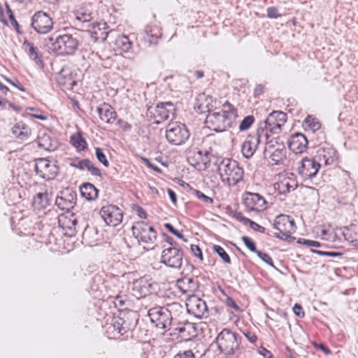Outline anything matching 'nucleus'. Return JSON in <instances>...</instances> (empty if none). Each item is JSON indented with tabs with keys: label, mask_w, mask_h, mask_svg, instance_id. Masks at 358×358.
Segmentation results:
<instances>
[{
	"label": "nucleus",
	"mask_w": 358,
	"mask_h": 358,
	"mask_svg": "<svg viewBox=\"0 0 358 358\" xmlns=\"http://www.w3.org/2000/svg\"><path fill=\"white\" fill-rule=\"evenodd\" d=\"M237 117L236 108L229 102L226 101L220 111L208 114L206 122L212 130L222 132L234 127Z\"/></svg>",
	"instance_id": "f257e3e1"
},
{
	"label": "nucleus",
	"mask_w": 358,
	"mask_h": 358,
	"mask_svg": "<svg viewBox=\"0 0 358 358\" xmlns=\"http://www.w3.org/2000/svg\"><path fill=\"white\" fill-rule=\"evenodd\" d=\"M80 44L76 34H63L50 36L45 39V45L57 55H73L78 49Z\"/></svg>",
	"instance_id": "f03ea898"
},
{
	"label": "nucleus",
	"mask_w": 358,
	"mask_h": 358,
	"mask_svg": "<svg viewBox=\"0 0 358 358\" xmlns=\"http://www.w3.org/2000/svg\"><path fill=\"white\" fill-rule=\"evenodd\" d=\"M218 171L222 182L229 185H236L242 180L243 169L238 163L233 159L226 158L222 159L218 166Z\"/></svg>",
	"instance_id": "7ed1b4c3"
},
{
	"label": "nucleus",
	"mask_w": 358,
	"mask_h": 358,
	"mask_svg": "<svg viewBox=\"0 0 358 358\" xmlns=\"http://www.w3.org/2000/svg\"><path fill=\"white\" fill-rule=\"evenodd\" d=\"M216 344L220 352L225 355H231L239 349L241 337L229 329H224L216 338Z\"/></svg>",
	"instance_id": "20e7f679"
},
{
	"label": "nucleus",
	"mask_w": 358,
	"mask_h": 358,
	"mask_svg": "<svg viewBox=\"0 0 358 358\" xmlns=\"http://www.w3.org/2000/svg\"><path fill=\"white\" fill-rule=\"evenodd\" d=\"M190 133L185 124L180 122L169 123L166 128V138L169 143L181 145L189 139Z\"/></svg>",
	"instance_id": "39448f33"
},
{
	"label": "nucleus",
	"mask_w": 358,
	"mask_h": 358,
	"mask_svg": "<svg viewBox=\"0 0 358 358\" xmlns=\"http://www.w3.org/2000/svg\"><path fill=\"white\" fill-rule=\"evenodd\" d=\"M150 321L155 326L161 329H171L175 323L170 313L166 312L165 307L157 306L150 308L148 313Z\"/></svg>",
	"instance_id": "423d86ee"
},
{
	"label": "nucleus",
	"mask_w": 358,
	"mask_h": 358,
	"mask_svg": "<svg viewBox=\"0 0 358 358\" xmlns=\"http://www.w3.org/2000/svg\"><path fill=\"white\" fill-rule=\"evenodd\" d=\"M287 120V114L282 111H273L266 120L260 123L258 129H263L267 134L268 132L278 134L280 133L282 127L284 126Z\"/></svg>",
	"instance_id": "0eeeda50"
},
{
	"label": "nucleus",
	"mask_w": 358,
	"mask_h": 358,
	"mask_svg": "<svg viewBox=\"0 0 358 358\" xmlns=\"http://www.w3.org/2000/svg\"><path fill=\"white\" fill-rule=\"evenodd\" d=\"M268 139V134L262 129H257L254 135H248L242 145V154L244 157L250 159L255 154L258 145L263 142V140Z\"/></svg>",
	"instance_id": "6e6552de"
},
{
	"label": "nucleus",
	"mask_w": 358,
	"mask_h": 358,
	"mask_svg": "<svg viewBox=\"0 0 358 358\" xmlns=\"http://www.w3.org/2000/svg\"><path fill=\"white\" fill-rule=\"evenodd\" d=\"M34 171L39 177L46 180L54 179L59 171L56 162L46 158H38L35 161Z\"/></svg>",
	"instance_id": "1a4fd4ad"
},
{
	"label": "nucleus",
	"mask_w": 358,
	"mask_h": 358,
	"mask_svg": "<svg viewBox=\"0 0 358 358\" xmlns=\"http://www.w3.org/2000/svg\"><path fill=\"white\" fill-rule=\"evenodd\" d=\"M182 260L183 252L180 247H170L162 250L160 262L169 267L179 269Z\"/></svg>",
	"instance_id": "9d476101"
},
{
	"label": "nucleus",
	"mask_w": 358,
	"mask_h": 358,
	"mask_svg": "<svg viewBox=\"0 0 358 358\" xmlns=\"http://www.w3.org/2000/svg\"><path fill=\"white\" fill-rule=\"evenodd\" d=\"M132 231L139 241L145 244H153L157 239V231L145 222H137Z\"/></svg>",
	"instance_id": "9b49d317"
},
{
	"label": "nucleus",
	"mask_w": 358,
	"mask_h": 358,
	"mask_svg": "<svg viewBox=\"0 0 358 358\" xmlns=\"http://www.w3.org/2000/svg\"><path fill=\"white\" fill-rule=\"evenodd\" d=\"M320 167L321 164L314 157H304L299 163L297 172L303 180H307L313 178Z\"/></svg>",
	"instance_id": "f8f14e48"
},
{
	"label": "nucleus",
	"mask_w": 358,
	"mask_h": 358,
	"mask_svg": "<svg viewBox=\"0 0 358 358\" xmlns=\"http://www.w3.org/2000/svg\"><path fill=\"white\" fill-rule=\"evenodd\" d=\"M99 214L106 224L109 226L116 227L122 222L123 213L117 206L108 204L103 206Z\"/></svg>",
	"instance_id": "ddd939ff"
},
{
	"label": "nucleus",
	"mask_w": 358,
	"mask_h": 358,
	"mask_svg": "<svg viewBox=\"0 0 358 358\" xmlns=\"http://www.w3.org/2000/svg\"><path fill=\"white\" fill-rule=\"evenodd\" d=\"M31 25L38 34H46L52 30L53 22L46 13L38 11L33 15Z\"/></svg>",
	"instance_id": "4468645a"
},
{
	"label": "nucleus",
	"mask_w": 358,
	"mask_h": 358,
	"mask_svg": "<svg viewBox=\"0 0 358 358\" xmlns=\"http://www.w3.org/2000/svg\"><path fill=\"white\" fill-rule=\"evenodd\" d=\"M186 307L188 313L197 318L206 317L208 315L206 301L196 296L188 298Z\"/></svg>",
	"instance_id": "2eb2a0df"
},
{
	"label": "nucleus",
	"mask_w": 358,
	"mask_h": 358,
	"mask_svg": "<svg viewBox=\"0 0 358 358\" xmlns=\"http://www.w3.org/2000/svg\"><path fill=\"white\" fill-rule=\"evenodd\" d=\"M243 201L247 209L251 211H262L267 208L265 199L258 193L245 192Z\"/></svg>",
	"instance_id": "dca6fc26"
},
{
	"label": "nucleus",
	"mask_w": 358,
	"mask_h": 358,
	"mask_svg": "<svg viewBox=\"0 0 358 358\" xmlns=\"http://www.w3.org/2000/svg\"><path fill=\"white\" fill-rule=\"evenodd\" d=\"M273 227L278 231L285 233H294L296 230L294 219L284 214H280L275 217Z\"/></svg>",
	"instance_id": "f3484780"
},
{
	"label": "nucleus",
	"mask_w": 358,
	"mask_h": 358,
	"mask_svg": "<svg viewBox=\"0 0 358 358\" xmlns=\"http://www.w3.org/2000/svg\"><path fill=\"white\" fill-rule=\"evenodd\" d=\"M77 195L75 192L67 191L62 192V196H58L55 199V205L62 210L69 211L73 208L76 203Z\"/></svg>",
	"instance_id": "a211bd4d"
},
{
	"label": "nucleus",
	"mask_w": 358,
	"mask_h": 358,
	"mask_svg": "<svg viewBox=\"0 0 358 358\" xmlns=\"http://www.w3.org/2000/svg\"><path fill=\"white\" fill-rule=\"evenodd\" d=\"M288 147L295 154H301L306 151L308 145L306 137L301 133H296L288 140Z\"/></svg>",
	"instance_id": "6ab92c4d"
},
{
	"label": "nucleus",
	"mask_w": 358,
	"mask_h": 358,
	"mask_svg": "<svg viewBox=\"0 0 358 358\" xmlns=\"http://www.w3.org/2000/svg\"><path fill=\"white\" fill-rule=\"evenodd\" d=\"M314 158L321 164L324 163L325 166L331 165L337 160V152L330 147L320 148L317 150Z\"/></svg>",
	"instance_id": "aec40b11"
},
{
	"label": "nucleus",
	"mask_w": 358,
	"mask_h": 358,
	"mask_svg": "<svg viewBox=\"0 0 358 358\" xmlns=\"http://www.w3.org/2000/svg\"><path fill=\"white\" fill-rule=\"evenodd\" d=\"M58 223L59 227L65 231L64 234L70 237L76 235L78 220L74 217L73 214L71 215V217L60 216L58 219Z\"/></svg>",
	"instance_id": "412c9836"
},
{
	"label": "nucleus",
	"mask_w": 358,
	"mask_h": 358,
	"mask_svg": "<svg viewBox=\"0 0 358 358\" xmlns=\"http://www.w3.org/2000/svg\"><path fill=\"white\" fill-rule=\"evenodd\" d=\"M213 108H215V106L213 104L212 96H207L205 94H200L198 96L196 103L194 106V108L196 110L197 113H213Z\"/></svg>",
	"instance_id": "4be33fe9"
},
{
	"label": "nucleus",
	"mask_w": 358,
	"mask_h": 358,
	"mask_svg": "<svg viewBox=\"0 0 358 358\" xmlns=\"http://www.w3.org/2000/svg\"><path fill=\"white\" fill-rule=\"evenodd\" d=\"M96 111L100 119L107 124H113L117 117L116 111L111 106L106 103L98 107Z\"/></svg>",
	"instance_id": "5701e85b"
},
{
	"label": "nucleus",
	"mask_w": 358,
	"mask_h": 358,
	"mask_svg": "<svg viewBox=\"0 0 358 358\" xmlns=\"http://www.w3.org/2000/svg\"><path fill=\"white\" fill-rule=\"evenodd\" d=\"M172 329L178 331L180 336L188 340L196 335L195 324L189 322L179 323L178 325L173 326Z\"/></svg>",
	"instance_id": "b1692460"
},
{
	"label": "nucleus",
	"mask_w": 358,
	"mask_h": 358,
	"mask_svg": "<svg viewBox=\"0 0 358 358\" xmlns=\"http://www.w3.org/2000/svg\"><path fill=\"white\" fill-rule=\"evenodd\" d=\"M210 153L208 151L203 152L198 150L193 153L192 156L188 158L189 163L195 167L200 166L201 164L204 166L205 169L210 166V160L209 159Z\"/></svg>",
	"instance_id": "393cba45"
},
{
	"label": "nucleus",
	"mask_w": 358,
	"mask_h": 358,
	"mask_svg": "<svg viewBox=\"0 0 358 358\" xmlns=\"http://www.w3.org/2000/svg\"><path fill=\"white\" fill-rule=\"evenodd\" d=\"M23 48L27 53L29 58L34 61L35 64L40 68L43 67V62L41 55L39 54V50L37 47L34 46L32 43L25 40L22 44Z\"/></svg>",
	"instance_id": "a878e982"
},
{
	"label": "nucleus",
	"mask_w": 358,
	"mask_h": 358,
	"mask_svg": "<svg viewBox=\"0 0 358 358\" xmlns=\"http://www.w3.org/2000/svg\"><path fill=\"white\" fill-rule=\"evenodd\" d=\"M268 155L273 165L283 164L286 161V150L283 144H278V148L271 152L265 153Z\"/></svg>",
	"instance_id": "bb28decb"
},
{
	"label": "nucleus",
	"mask_w": 358,
	"mask_h": 358,
	"mask_svg": "<svg viewBox=\"0 0 358 358\" xmlns=\"http://www.w3.org/2000/svg\"><path fill=\"white\" fill-rule=\"evenodd\" d=\"M162 36V31L157 24H148L144 30V40L150 44H155L158 38Z\"/></svg>",
	"instance_id": "cd10ccee"
},
{
	"label": "nucleus",
	"mask_w": 358,
	"mask_h": 358,
	"mask_svg": "<svg viewBox=\"0 0 358 358\" xmlns=\"http://www.w3.org/2000/svg\"><path fill=\"white\" fill-rule=\"evenodd\" d=\"M174 110L175 108L172 102H161L156 106L155 114L159 116L162 120H166L169 119L171 113L173 114Z\"/></svg>",
	"instance_id": "c85d7f7f"
},
{
	"label": "nucleus",
	"mask_w": 358,
	"mask_h": 358,
	"mask_svg": "<svg viewBox=\"0 0 358 358\" xmlns=\"http://www.w3.org/2000/svg\"><path fill=\"white\" fill-rule=\"evenodd\" d=\"M13 134L21 141L28 139L31 134V129L23 122H18L12 128Z\"/></svg>",
	"instance_id": "c756f323"
},
{
	"label": "nucleus",
	"mask_w": 358,
	"mask_h": 358,
	"mask_svg": "<svg viewBox=\"0 0 358 358\" xmlns=\"http://www.w3.org/2000/svg\"><path fill=\"white\" fill-rule=\"evenodd\" d=\"M297 182L293 178H285L275 185V188L278 189L281 194H286L295 190L297 187Z\"/></svg>",
	"instance_id": "7c9ffc66"
},
{
	"label": "nucleus",
	"mask_w": 358,
	"mask_h": 358,
	"mask_svg": "<svg viewBox=\"0 0 358 358\" xmlns=\"http://www.w3.org/2000/svg\"><path fill=\"white\" fill-rule=\"evenodd\" d=\"M80 192L83 197L87 200H95L98 197L99 190L91 183H84L80 187Z\"/></svg>",
	"instance_id": "2f4dec72"
},
{
	"label": "nucleus",
	"mask_w": 358,
	"mask_h": 358,
	"mask_svg": "<svg viewBox=\"0 0 358 358\" xmlns=\"http://www.w3.org/2000/svg\"><path fill=\"white\" fill-rule=\"evenodd\" d=\"M152 285L145 278H141L134 283V290L138 292L137 297H142L150 293Z\"/></svg>",
	"instance_id": "473e14b6"
},
{
	"label": "nucleus",
	"mask_w": 358,
	"mask_h": 358,
	"mask_svg": "<svg viewBox=\"0 0 358 358\" xmlns=\"http://www.w3.org/2000/svg\"><path fill=\"white\" fill-rule=\"evenodd\" d=\"M75 24L78 26L90 22L92 20V13L85 8H80L74 13Z\"/></svg>",
	"instance_id": "72a5a7b5"
},
{
	"label": "nucleus",
	"mask_w": 358,
	"mask_h": 358,
	"mask_svg": "<svg viewBox=\"0 0 358 358\" xmlns=\"http://www.w3.org/2000/svg\"><path fill=\"white\" fill-rule=\"evenodd\" d=\"M33 206L37 210L45 208L49 205L48 193H38L33 199Z\"/></svg>",
	"instance_id": "f704fd0d"
},
{
	"label": "nucleus",
	"mask_w": 358,
	"mask_h": 358,
	"mask_svg": "<svg viewBox=\"0 0 358 358\" xmlns=\"http://www.w3.org/2000/svg\"><path fill=\"white\" fill-rule=\"evenodd\" d=\"M115 331H117L120 335H124L131 329L129 323L127 322L123 318L117 317L114 319L112 324Z\"/></svg>",
	"instance_id": "c9c22d12"
},
{
	"label": "nucleus",
	"mask_w": 358,
	"mask_h": 358,
	"mask_svg": "<svg viewBox=\"0 0 358 358\" xmlns=\"http://www.w3.org/2000/svg\"><path fill=\"white\" fill-rule=\"evenodd\" d=\"M70 142L79 151L85 150L87 147L86 141L79 132L71 136Z\"/></svg>",
	"instance_id": "e433bc0d"
},
{
	"label": "nucleus",
	"mask_w": 358,
	"mask_h": 358,
	"mask_svg": "<svg viewBox=\"0 0 358 358\" xmlns=\"http://www.w3.org/2000/svg\"><path fill=\"white\" fill-rule=\"evenodd\" d=\"M117 46L123 52H129L132 48V43L127 36H121L116 40Z\"/></svg>",
	"instance_id": "4c0bfd02"
},
{
	"label": "nucleus",
	"mask_w": 358,
	"mask_h": 358,
	"mask_svg": "<svg viewBox=\"0 0 358 358\" xmlns=\"http://www.w3.org/2000/svg\"><path fill=\"white\" fill-rule=\"evenodd\" d=\"M182 309V306L177 302L169 303L165 307V310H166V312L170 313L172 318H173L178 313H181ZM173 320L174 319H173Z\"/></svg>",
	"instance_id": "58836bf2"
},
{
	"label": "nucleus",
	"mask_w": 358,
	"mask_h": 358,
	"mask_svg": "<svg viewBox=\"0 0 358 358\" xmlns=\"http://www.w3.org/2000/svg\"><path fill=\"white\" fill-rule=\"evenodd\" d=\"M213 250L217 254V255L223 260L224 263H231V259L229 255L226 252L222 247L218 245H214L213 246Z\"/></svg>",
	"instance_id": "ea45409f"
},
{
	"label": "nucleus",
	"mask_w": 358,
	"mask_h": 358,
	"mask_svg": "<svg viewBox=\"0 0 358 358\" xmlns=\"http://www.w3.org/2000/svg\"><path fill=\"white\" fill-rule=\"evenodd\" d=\"M263 141H264L266 143L264 154L266 152H271V151L274 150L276 148H278V144H280L278 141V138H271L269 139L268 135V139H264Z\"/></svg>",
	"instance_id": "a19ab883"
},
{
	"label": "nucleus",
	"mask_w": 358,
	"mask_h": 358,
	"mask_svg": "<svg viewBox=\"0 0 358 358\" xmlns=\"http://www.w3.org/2000/svg\"><path fill=\"white\" fill-rule=\"evenodd\" d=\"M50 138L49 136L46 134H43L42 136H39L38 138V146L41 148H43L46 150H50L52 149V144L50 142Z\"/></svg>",
	"instance_id": "79ce46f5"
},
{
	"label": "nucleus",
	"mask_w": 358,
	"mask_h": 358,
	"mask_svg": "<svg viewBox=\"0 0 358 358\" xmlns=\"http://www.w3.org/2000/svg\"><path fill=\"white\" fill-rule=\"evenodd\" d=\"M305 123L307 124V127L312 131H316L319 130L321 127V124L317 119L313 118L310 116H308L305 120Z\"/></svg>",
	"instance_id": "37998d69"
},
{
	"label": "nucleus",
	"mask_w": 358,
	"mask_h": 358,
	"mask_svg": "<svg viewBox=\"0 0 358 358\" xmlns=\"http://www.w3.org/2000/svg\"><path fill=\"white\" fill-rule=\"evenodd\" d=\"M255 117L253 115H248L246 116L240 123L239 124V130L241 131L248 130L254 123Z\"/></svg>",
	"instance_id": "c03bdc74"
},
{
	"label": "nucleus",
	"mask_w": 358,
	"mask_h": 358,
	"mask_svg": "<svg viewBox=\"0 0 358 358\" xmlns=\"http://www.w3.org/2000/svg\"><path fill=\"white\" fill-rule=\"evenodd\" d=\"M193 194L198 199L203 202L204 203L207 205H211L213 203V199L206 196L202 192L198 190V189H194Z\"/></svg>",
	"instance_id": "a18cd8bd"
},
{
	"label": "nucleus",
	"mask_w": 358,
	"mask_h": 358,
	"mask_svg": "<svg viewBox=\"0 0 358 358\" xmlns=\"http://www.w3.org/2000/svg\"><path fill=\"white\" fill-rule=\"evenodd\" d=\"M95 154L97 159L103 164V165L106 167L109 166V162L106 158V155L104 154L103 150L100 148H96L95 149Z\"/></svg>",
	"instance_id": "49530a36"
},
{
	"label": "nucleus",
	"mask_w": 358,
	"mask_h": 358,
	"mask_svg": "<svg viewBox=\"0 0 358 358\" xmlns=\"http://www.w3.org/2000/svg\"><path fill=\"white\" fill-rule=\"evenodd\" d=\"M241 240L244 243L245 245L252 252L257 253L259 250L256 248V244L255 241L248 236H242Z\"/></svg>",
	"instance_id": "de8ad7c7"
},
{
	"label": "nucleus",
	"mask_w": 358,
	"mask_h": 358,
	"mask_svg": "<svg viewBox=\"0 0 358 358\" xmlns=\"http://www.w3.org/2000/svg\"><path fill=\"white\" fill-rule=\"evenodd\" d=\"M292 233H285L283 231H279L278 233H275L273 236L280 240L287 241L288 242H292L295 239L294 237L291 236Z\"/></svg>",
	"instance_id": "09e8293b"
},
{
	"label": "nucleus",
	"mask_w": 358,
	"mask_h": 358,
	"mask_svg": "<svg viewBox=\"0 0 358 358\" xmlns=\"http://www.w3.org/2000/svg\"><path fill=\"white\" fill-rule=\"evenodd\" d=\"M256 254L263 262H264L265 263H266L269 266L275 268V266H274V265L273 264L272 258L270 257L269 255H268L266 253H264V252H261L259 250L258 252H257Z\"/></svg>",
	"instance_id": "8fccbe9b"
},
{
	"label": "nucleus",
	"mask_w": 358,
	"mask_h": 358,
	"mask_svg": "<svg viewBox=\"0 0 358 358\" xmlns=\"http://www.w3.org/2000/svg\"><path fill=\"white\" fill-rule=\"evenodd\" d=\"M297 243H299V244H303V245H306L308 247H320V243L318 242V241H312V240H308V239H305V238H299L298 241H297Z\"/></svg>",
	"instance_id": "3c124183"
},
{
	"label": "nucleus",
	"mask_w": 358,
	"mask_h": 358,
	"mask_svg": "<svg viewBox=\"0 0 358 358\" xmlns=\"http://www.w3.org/2000/svg\"><path fill=\"white\" fill-rule=\"evenodd\" d=\"M173 358H195V355L192 350H187L179 352Z\"/></svg>",
	"instance_id": "603ef678"
},
{
	"label": "nucleus",
	"mask_w": 358,
	"mask_h": 358,
	"mask_svg": "<svg viewBox=\"0 0 358 358\" xmlns=\"http://www.w3.org/2000/svg\"><path fill=\"white\" fill-rule=\"evenodd\" d=\"M73 166L78 169L80 170L87 169L88 165H90V159H85L78 161V162H74L71 164Z\"/></svg>",
	"instance_id": "864d4df0"
},
{
	"label": "nucleus",
	"mask_w": 358,
	"mask_h": 358,
	"mask_svg": "<svg viewBox=\"0 0 358 358\" xmlns=\"http://www.w3.org/2000/svg\"><path fill=\"white\" fill-rule=\"evenodd\" d=\"M87 170L94 176H99L101 177V171L99 168L95 166L93 163L90 160V165H88V167L87 168Z\"/></svg>",
	"instance_id": "5fc2aeb1"
},
{
	"label": "nucleus",
	"mask_w": 358,
	"mask_h": 358,
	"mask_svg": "<svg viewBox=\"0 0 358 358\" xmlns=\"http://www.w3.org/2000/svg\"><path fill=\"white\" fill-rule=\"evenodd\" d=\"M248 224H249L250 227L255 231H258L262 234L266 233V229L264 227L259 225V224L256 223L255 222L251 220H250Z\"/></svg>",
	"instance_id": "6e6d98bb"
},
{
	"label": "nucleus",
	"mask_w": 358,
	"mask_h": 358,
	"mask_svg": "<svg viewBox=\"0 0 358 358\" xmlns=\"http://www.w3.org/2000/svg\"><path fill=\"white\" fill-rule=\"evenodd\" d=\"M126 299L125 296L117 295L114 299V304L116 307H123L126 304Z\"/></svg>",
	"instance_id": "4d7b16f0"
},
{
	"label": "nucleus",
	"mask_w": 358,
	"mask_h": 358,
	"mask_svg": "<svg viewBox=\"0 0 358 358\" xmlns=\"http://www.w3.org/2000/svg\"><path fill=\"white\" fill-rule=\"evenodd\" d=\"M267 16L269 18H278L280 16V15L278 13V10L275 7H269L267 8Z\"/></svg>",
	"instance_id": "13d9d810"
},
{
	"label": "nucleus",
	"mask_w": 358,
	"mask_h": 358,
	"mask_svg": "<svg viewBox=\"0 0 358 358\" xmlns=\"http://www.w3.org/2000/svg\"><path fill=\"white\" fill-rule=\"evenodd\" d=\"M293 311L294 314L299 317L303 318L305 316V313L303 310L302 306L299 303H296L294 306Z\"/></svg>",
	"instance_id": "bf43d9fd"
},
{
	"label": "nucleus",
	"mask_w": 358,
	"mask_h": 358,
	"mask_svg": "<svg viewBox=\"0 0 358 358\" xmlns=\"http://www.w3.org/2000/svg\"><path fill=\"white\" fill-rule=\"evenodd\" d=\"M190 249L192 253L201 260H203L202 252L200 248L196 245H191Z\"/></svg>",
	"instance_id": "052dcab7"
},
{
	"label": "nucleus",
	"mask_w": 358,
	"mask_h": 358,
	"mask_svg": "<svg viewBox=\"0 0 358 358\" xmlns=\"http://www.w3.org/2000/svg\"><path fill=\"white\" fill-rule=\"evenodd\" d=\"M8 10L9 13V18H10V22H11L12 25L15 27L16 31L19 33L20 32L19 24L17 22V20H15L13 12L11 11L10 8L8 6Z\"/></svg>",
	"instance_id": "680f3d73"
},
{
	"label": "nucleus",
	"mask_w": 358,
	"mask_h": 358,
	"mask_svg": "<svg viewBox=\"0 0 358 358\" xmlns=\"http://www.w3.org/2000/svg\"><path fill=\"white\" fill-rule=\"evenodd\" d=\"M243 334L247 338V339L252 343H255L257 340V336L253 332H251L250 331H245L243 332Z\"/></svg>",
	"instance_id": "e2e57ef3"
},
{
	"label": "nucleus",
	"mask_w": 358,
	"mask_h": 358,
	"mask_svg": "<svg viewBox=\"0 0 358 358\" xmlns=\"http://www.w3.org/2000/svg\"><path fill=\"white\" fill-rule=\"evenodd\" d=\"M117 124L119 125L124 131H129L131 129V125L121 119L118 120Z\"/></svg>",
	"instance_id": "0e129e2a"
},
{
	"label": "nucleus",
	"mask_w": 358,
	"mask_h": 358,
	"mask_svg": "<svg viewBox=\"0 0 358 358\" xmlns=\"http://www.w3.org/2000/svg\"><path fill=\"white\" fill-rule=\"evenodd\" d=\"M234 217H235L237 220H238V221H240V222H243L244 224H248V222H250V220L249 218L245 217L243 215V213H236L234 214Z\"/></svg>",
	"instance_id": "69168bd1"
},
{
	"label": "nucleus",
	"mask_w": 358,
	"mask_h": 358,
	"mask_svg": "<svg viewBox=\"0 0 358 358\" xmlns=\"http://www.w3.org/2000/svg\"><path fill=\"white\" fill-rule=\"evenodd\" d=\"M143 162L148 167L152 169V170L155 171L157 173L161 172V169L158 168L157 166L154 165L148 159L144 158Z\"/></svg>",
	"instance_id": "338daca9"
},
{
	"label": "nucleus",
	"mask_w": 358,
	"mask_h": 358,
	"mask_svg": "<svg viewBox=\"0 0 358 358\" xmlns=\"http://www.w3.org/2000/svg\"><path fill=\"white\" fill-rule=\"evenodd\" d=\"M314 345H315V348L320 349L321 350H322L325 355H329L331 354V351L327 347H326L323 343H319V344L315 343Z\"/></svg>",
	"instance_id": "774afa93"
}]
</instances>
